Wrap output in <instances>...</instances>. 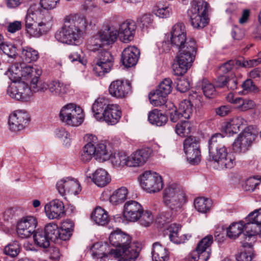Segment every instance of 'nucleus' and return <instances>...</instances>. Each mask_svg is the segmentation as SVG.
I'll return each instance as SVG.
<instances>
[{
    "mask_svg": "<svg viewBox=\"0 0 261 261\" xmlns=\"http://www.w3.org/2000/svg\"><path fill=\"white\" fill-rule=\"evenodd\" d=\"M41 9L38 5L31 6L25 17V27L28 33L39 37L50 28L52 17L49 12Z\"/></svg>",
    "mask_w": 261,
    "mask_h": 261,
    "instance_id": "nucleus-1",
    "label": "nucleus"
},
{
    "mask_svg": "<svg viewBox=\"0 0 261 261\" xmlns=\"http://www.w3.org/2000/svg\"><path fill=\"white\" fill-rule=\"evenodd\" d=\"M223 138L221 134H215L208 141L210 158L219 169L231 168L235 163L234 156L223 144Z\"/></svg>",
    "mask_w": 261,
    "mask_h": 261,
    "instance_id": "nucleus-2",
    "label": "nucleus"
},
{
    "mask_svg": "<svg viewBox=\"0 0 261 261\" xmlns=\"http://www.w3.org/2000/svg\"><path fill=\"white\" fill-rule=\"evenodd\" d=\"M85 30V20L83 17H72L66 20L61 30L58 31L56 39L59 42L67 44H74Z\"/></svg>",
    "mask_w": 261,
    "mask_h": 261,
    "instance_id": "nucleus-3",
    "label": "nucleus"
},
{
    "mask_svg": "<svg viewBox=\"0 0 261 261\" xmlns=\"http://www.w3.org/2000/svg\"><path fill=\"white\" fill-rule=\"evenodd\" d=\"M187 201L184 190L176 184H172L165 188L163 192V202L173 213H180Z\"/></svg>",
    "mask_w": 261,
    "mask_h": 261,
    "instance_id": "nucleus-4",
    "label": "nucleus"
},
{
    "mask_svg": "<svg viewBox=\"0 0 261 261\" xmlns=\"http://www.w3.org/2000/svg\"><path fill=\"white\" fill-rule=\"evenodd\" d=\"M187 47L179 49L178 54L176 56L172 65L173 74L178 75H183L192 66L195 59L197 51L196 43L191 42L188 45Z\"/></svg>",
    "mask_w": 261,
    "mask_h": 261,
    "instance_id": "nucleus-5",
    "label": "nucleus"
},
{
    "mask_svg": "<svg viewBox=\"0 0 261 261\" xmlns=\"http://www.w3.org/2000/svg\"><path fill=\"white\" fill-rule=\"evenodd\" d=\"M208 4L203 0H193L188 11L192 25L195 29H200L208 23L206 13Z\"/></svg>",
    "mask_w": 261,
    "mask_h": 261,
    "instance_id": "nucleus-6",
    "label": "nucleus"
},
{
    "mask_svg": "<svg viewBox=\"0 0 261 261\" xmlns=\"http://www.w3.org/2000/svg\"><path fill=\"white\" fill-rule=\"evenodd\" d=\"M60 120L71 126H78L84 121L83 109L74 103H69L62 108L60 112Z\"/></svg>",
    "mask_w": 261,
    "mask_h": 261,
    "instance_id": "nucleus-7",
    "label": "nucleus"
},
{
    "mask_svg": "<svg viewBox=\"0 0 261 261\" xmlns=\"http://www.w3.org/2000/svg\"><path fill=\"white\" fill-rule=\"evenodd\" d=\"M113 65L114 58L111 54L106 50H101L94 60L93 74L97 76L103 77L111 70Z\"/></svg>",
    "mask_w": 261,
    "mask_h": 261,
    "instance_id": "nucleus-8",
    "label": "nucleus"
},
{
    "mask_svg": "<svg viewBox=\"0 0 261 261\" xmlns=\"http://www.w3.org/2000/svg\"><path fill=\"white\" fill-rule=\"evenodd\" d=\"M140 185L147 192L154 193L161 191L163 188L164 184L159 174L146 171L140 175Z\"/></svg>",
    "mask_w": 261,
    "mask_h": 261,
    "instance_id": "nucleus-9",
    "label": "nucleus"
},
{
    "mask_svg": "<svg viewBox=\"0 0 261 261\" xmlns=\"http://www.w3.org/2000/svg\"><path fill=\"white\" fill-rule=\"evenodd\" d=\"M257 132L252 126H249L239 134L232 144L233 151L238 153L245 152L255 140Z\"/></svg>",
    "mask_w": 261,
    "mask_h": 261,
    "instance_id": "nucleus-10",
    "label": "nucleus"
},
{
    "mask_svg": "<svg viewBox=\"0 0 261 261\" xmlns=\"http://www.w3.org/2000/svg\"><path fill=\"white\" fill-rule=\"evenodd\" d=\"M251 223H244L243 221L233 222L226 229L227 236L231 239H235L239 237L243 230L245 231L243 246L245 247L251 248L254 242H252L250 235L251 231L247 228V226Z\"/></svg>",
    "mask_w": 261,
    "mask_h": 261,
    "instance_id": "nucleus-11",
    "label": "nucleus"
},
{
    "mask_svg": "<svg viewBox=\"0 0 261 261\" xmlns=\"http://www.w3.org/2000/svg\"><path fill=\"white\" fill-rule=\"evenodd\" d=\"M170 41L171 44L178 49L187 47L191 42L196 43L193 38H187L185 25L181 23H177L173 26L171 31Z\"/></svg>",
    "mask_w": 261,
    "mask_h": 261,
    "instance_id": "nucleus-12",
    "label": "nucleus"
},
{
    "mask_svg": "<svg viewBox=\"0 0 261 261\" xmlns=\"http://www.w3.org/2000/svg\"><path fill=\"white\" fill-rule=\"evenodd\" d=\"M213 242V237L208 235L198 244L195 250L189 256L190 261H207L210 256V246Z\"/></svg>",
    "mask_w": 261,
    "mask_h": 261,
    "instance_id": "nucleus-13",
    "label": "nucleus"
},
{
    "mask_svg": "<svg viewBox=\"0 0 261 261\" xmlns=\"http://www.w3.org/2000/svg\"><path fill=\"white\" fill-rule=\"evenodd\" d=\"M184 148L188 161L191 164H198L200 161L199 141L195 137L189 136L184 142Z\"/></svg>",
    "mask_w": 261,
    "mask_h": 261,
    "instance_id": "nucleus-14",
    "label": "nucleus"
},
{
    "mask_svg": "<svg viewBox=\"0 0 261 261\" xmlns=\"http://www.w3.org/2000/svg\"><path fill=\"white\" fill-rule=\"evenodd\" d=\"M29 121V115L26 111L23 110L15 111L9 117V129L13 132L20 131L27 126Z\"/></svg>",
    "mask_w": 261,
    "mask_h": 261,
    "instance_id": "nucleus-15",
    "label": "nucleus"
},
{
    "mask_svg": "<svg viewBox=\"0 0 261 261\" xmlns=\"http://www.w3.org/2000/svg\"><path fill=\"white\" fill-rule=\"evenodd\" d=\"M118 30L114 27L100 31L95 38V43L93 45L92 50H97L102 45L113 44L118 37Z\"/></svg>",
    "mask_w": 261,
    "mask_h": 261,
    "instance_id": "nucleus-16",
    "label": "nucleus"
},
{
    "mask_svg": "<svg viewBox=\"0 0 261 261\" xmlns=\"http://www.w3.org/2000/svg\"><path fill=\"white\" fill-rule=\"evenodd\" d=\"M31 88L24 82L15 83L8 87L7 93L16 100L27 101L32 95Z\"/></svg>",
    "mask_w": 261,
    "mask_h": 261,
    "instance_id": "nucleus-17",
    "label": "nucleus"
},
{
    "mask_svg": "<svg viewBox=\"0 0 261 261\" xmlns=\"http://www.w3.org/2000/svg\"><path fill=\"white\" fill-rule=\"evenodd\" d=\"M142 212L143 207L140 203L135 200H129L124 204L123 217L127 221L135 222L138 221Z\"/></svg>",
    "mask_w": 261,
    "mask_h": 261,
    "instance_id": "nucleus-18",
    "label": "nucleus"
},
{
    "mask_svg": "<svg viewBox=\"0 0 261 261\" xmlns=\"http://www.w3.org/2000/svg\"><path fill=\"white\" fill-rule=\"evenodd\" d=\"M37 225V221L34 217H23L17 224V234L21 238H29L35 232Z\"/></svg>",
    "mask_w": 261,
    "mask_h": 261,
    "instance_id": "nucleus-19",
    "label": "nucleus"
},
{
    "mask_svg": "<svg viewBox=\"0 0 261 261\" xmlns=\"http://www.w3.org/2000/svg\"><path fill=\"white\" fill-rule=\"evenodd\" d=\"M56 188L60 195L63 196L66 192L76 195L81 191V187L76 179L67 177L57 182Z\"/></svg>",
    "mask_w": 261,
    "mask_h": 261,
    "instance_id": "nucleus-20",
    "label": "nucleus"
},
{
    "mask_svg": "<svg viewBox=\"0 0 261 261\" xmlns=\"http://www.w3.org/2000/svg\"><path fill=\"white\" fill-rule=\"evenodd\" d=\"M139 255V248L129 243L121 248L115 249L114 257L119 261H135Z\"/></svg>",
    "mask_w": 261,
    "mask_h": 261,
    "instance_id": "nucleus-21",
    "label": "nucleus"
},
{
    "mask_svg": "<svg viewBox=\"0 0 261 261\" xmlns=\"http://www.w3.org/2000/svg\"><path fill=\"white\" fill-rule=\"evenodd\" d=\"M92 255L100 261H109L114 257L115 249L111 248L107 243H95L92 248Z\"/></svg>",
    "mask_w": 261,
    "mask_h": 261,
    "instance_id": "nucleus-22",
    "label": "nucleus"
},
{
    "mask_svg": "<svg viewBox=\"0 0 261 261\" xmlns=\"http://www.w3.org/2000/svg\"><path fill=\"white\" fill-rule=\"evenodd\" d=\"M152 149L144 147L134 152L129 156V167H140L143 165L152 154Z\"/></svg>",
    "mask_w": 261,
    "mask_h": 261,
    "instance_id": "nucleus-23",
    "label": "nucleus"
},
{
    "mask_svg": "<svg viewBox=\"0 0 261 261\" xmlns=\"http://www.w3.org/2000/svg\"><path fill=\"white\" fill-rule=\"evenodd\" d=\"M118 37L123 43H128L134 39L136 25L134 21L127 20L119 25Z\"/></svg>",
    "mask_w": 261,
    "mask_h": 261,
    "instance_id": "nucleus-24",
    "label": "nucleus"
},
{
    "mask_svg": "<svg viewBox=\"0 0 261 261\" xmlns=\"http://www.w3.org/2000/svg\"><path fill=\"white\" fill-rule=\"evenodd\" d=\"M130 89V84L128 81L117 80L111 83L109 92L113 97L122 98L127 95Z\"/></svg>",
    "mask_w": 261,
    "mask_h": 261,
    "instance_id": "nucleus-25",
    "label": "nucleus"
},
{
    "mask_svg": "<svg viewBox=\"0 0 261 261\" xmlns=\"http://www.w3.org/2000/svg\"><path fill=\"white\" fill-rule=\"evenodd\" d=\"M44 210L46 216L49 219H59L65 213L63 202L58 199H54L45 204Z\"/></svg>",
    "mask_w": 261,
    "mask_h": 261,
    "instance_id": "nucleus-26",
    "label": "nucleus"
},
{
    "mask_svg": "<svg viewBox=\"0 0 261 261\" xmlns=\"http://www.w3.org/2000/svg\"><path fill=\"white\" fill-rule=\"evenodd\" d=\"M140 50L134 46H129L124 48L121 54L123 64L127 67L136 65L140 56Z\"/></svg>",
    "mask_w": 261,
    "mask_h": 261,
    "instance_id": "nucleus-27",
    "label": "nucleus"
},
{
    "mask_svg": "<svg viewBox=\"0 0 261 261\" xmlns=\"http://www.w3.org/2000/svg\"><path fill=\"white\" fill-rule=\"evenodd\" d=\"M89 140L94 146L95 158L100 162H105L110 158V153L108 151L106 145L102 143H99L97 138L92 134L89 135Z\"/></svg>",
    "mask_w": 261,
    "mask_h": 261,
    "instance_id": "nucleus-28",
    "label": "nucleus"
},
{
    "mask_svg": "<svg viewBox=\"0 0 261 261\" xmlns=\"http://www.w3.org/2000/svg\"><path fill=\"white\" fill-rule=\"evenodd\" d=\"M121 116V111L119 106L110 104L102 113L101 121H105L108 124L115 125L118 122Z\"/></svg>",
    "mask_w": 261,
    "mask_h": 261,
    "instance_id": "nucleus-29",
    "label": "nucleus"
},
{
    "mask_svg": "<svg viewBox=\"0 0 261 261\" xmlns=\"http://www.w3.org/2000/svg\"><path fill=\"white\" fill-rule=\"evenodd\" d=\"M246 121L242 117L234 118L224 123L222 127V132L226 135L230 136L238 133L246 125Z\"/></svg>",
    "mask_w": 261,
    "mask_h": 261,
    "instance_id": "nucleus-30",
    "label": "nucleus"
},
{
    "mask_svg": "<svg viewBox=\"0 0 261 261\" xmlns=\"http://www.w3.org/2000/svg\"><path fill=\"white\" fill-rule=\"evenodd\" d=\"M109 241L111 244L116 248H121L131 243V238L129 236L117 230L111 233Z\"/></svg>",
    "mask_w": 261,
    "mask_h": 261,
    "instance_id": "nucleus-31",
    "label": "nucleus"
},
{
    "mask_svg": "<svg viewBox=\"0 0 261 261\" xmlns=\"http://www.w3.org/2000/svg\"><path fill=\"white\" fill-rule=\"evenodd\" d=\"M69 89V85L64 84L59 80L49 82L48 91L53 96L62 97L68 93Z\"/></svg>",
    "mask_w": 261,
    "mask_h": 261,
    "instance_id": "nucleus-32",
    "label": "nucleus"
},
{
    "mask_svg": "<svg viewBox=\"0 0 261 261\" xmlns=\"http://www.w3.org/2000/svg\"><path fill=\"white\" fill-rule=\"evenodd\" d=\"M91 178V176L89 177ZM92 181L97 186L103 187L111 181V177L108 172L102 168L96 169L93 173Z\"/></svg>",
    "mask_w": 261,
    "mask_h": 261,
    "instance_id": "nucleus-33",
    "label": "nucleus"
},
{
    "mask_svg": "<svg viewBox=\"0 0 261 261\" xmlns=\"http://www.w3.org/2000/svg\"><path fill=\"white\" fill-rule=\"evenodd\" d=\"M44 232L49 239L56 243H59L61 241H64L61 229L55 223L47 224L44 228Z\"/></svg>",
    "mask_w": 261,
    "mask_h": 261,
    "instance_id": "nucleus-34",
    "label": "nucleus"
},
{
    "mask_svg": "<svg viewBox=\"0 0 261 261\" xmlns=\"http://www.w3.org/2000/svg\"><path fill=\"white\" fill-rule=\"evenodd\" d=\"M109 103L108 99L105 97H99L92 105V110L94 117L98 121H101L102 113L108 108Z\"/></svg>",
    "mask_w": 261,
    "mask_h": 261,
    "instance_id": "nucleus-35",
    "label": "nucleus"
},
{
    "mask_svg": "<svg viewBox=\"0 0 261 261\" xmlns=\"http://www.w3.org/2000/svg\"><path fill=\"white\" fill-rule=\"evenodd\" d=\"M169 254L168 250L159 242L153 244L152 257L153 261H167Z\"/></svg>",
    "mask_w": 261,
    "mask_h": 261,
    "instance_id": "nucleus-36",
    "label": "nucleus"
},
{
    "mask_svg": "<svg viewBox=\"0 0 261 261\" xmlns=\"http://www.w3.org/2000/svg\"><path fill=\"white\" fill-rule=\"evenodd\" d=\"M180 228V225L176 223L170 224L168 228L169 239L175 244L182 243L186 239V236L181 233Z\"/></svg>",
    "mask_w": 261,
    "mask_h": 261,
    "instance_id": "nucleus-37",
    "label": "nucleus"
},
{
    "mask_svg": "<svg viewBox=\"0 0 261 261\" xmlns=\"http://www.w3.org/2000/svg\"><path fill=\"white\" fill-rule=\"evenodd\" d=\"M148 120L149 122L153 124L158 126H161L165 125L167 121V117L161 111L158 109H154L149 112L148 114Z\"/></svg>",
    "mask_w": 261,
    "mask_h": 261,
    "instance_id": "nucleus-38",
    "label": "nucleus"
},
{
    "mask_svg": "<svg viewBox=\"0 0 261 261\" xmlns=\"http://www.w3.org/2000/svg\"><path fill=\"white\" fill-rule=\"evenodd\" d=\"M41 74L42 70L40 67L37 65L31 66L23 64L21 76L25 77L26 80L31 81L33 78L40 77Z\"/></svg>",
    "mask_w": 261,
    "mask_h": 261,
    "instance_id": "nucleus-39",
    "label": "nucleus"
},
{
    "mask_svg": "<svg viewBox=\"0 0 261 261\" xmlns=\"http://www.w3.org/2000/svg\"><path fill=\"white\" fill-rule=\"evenodd\" d=\"M110 159L112 164L115 168L123 167L124 166H129V156H128L125 152H115L111 156L110 155Z\"/></svg>",
    "mask_w": 261,
    "mask_h": 261,
    "instance_id": "nucleus-40",
    "label": "nucleus"
},
{
    "mask_svg": "<svg viewBox=\"0 0 261 261\" xmlns=\"http://www.w3.org/2000/svg\"><path fill=\"white\" fill-rule=\"evenodd\" d=\"M92 219L98 225H105L109 219L108 213L100 206L96 207L91 214Z\"/></svg>",
    "mask_w": 261,
    "mask_h": 261,
    "instance_id": "nucleus-41",
    "label": "nucleus"
},
{
    "mask_svg": "<svg viewBox=\"0 0 261 261\" xmlns=\"http://www.w3.org/2000/svg\"><path fill=\"white\" fill-rule=\"evenodd\" d=\"M94 147L89 140V135H87V143L83 147L81 154V160L84 163L89 162L93 156L95 157Z\"/></svg>",
    "mask_w": 261,
    "mask_h": 261,
    "instance_id": "nucleus-42",
    "label": "nucleus"
},
{
    "mask_svg": "<svg viewBox=\"0 0 261 261\" xmlns=\"http://www.w3.org/2000/svg\"><path fill=\"white\" fill-rule=\"evenodd\" d=\"M128 190L125 187H121L115 190L110 197V201L114 205L123 202L127 198Z\"/></svg>",
    "mask_w": 261,
    "mask_h": 261,
    "instance_id": "nucleus-43",
    "label": "nucleus"
},
{
    "mask_svg": "<svg viewBox=\"0 0 261 261\" xmlns=\"http://www.w3.org/2000/svg\"><path fill=\"white\" fill-rule=\"evenodd\" d=\"M212 206V201L210 199L204 197H198L194 201V206L196 210L201 213H206L210 211Z\"/></svg>",
    "mask_w": 261,
    "mask_h": 261,
    "instance_id": "nucleus-44",
    "label": "nucleus"
},
{
    "mask_svg": "<svg viewBox=\"0 0 261 261\" xmlns=\"http://www.w3.org/2000/svg\"><path fill=\"white\" fill-rule=\"evenodd\" d=\"M197 86L201 88L206 97L212 98L215 96V87L207 80L203 79L201 81H199L197 84Z\"/></svg>",
    "mask_w": 261,
    "mask_h": 261,
    "instance_id": "nucleus-45",
    "label": "nucleus"
},
{
    "mask_svg": "<svg viewBox=\"0 0 261 261\" xmlns=\"http://www.w3.org/2000/svg\"><path fill=\"white\" fill-rule=\"evenodd\" d=\"M34 240L35 244L40 247L46 248L50 245V240L44 231L38 230L34 234Z\"/></svg>",
    "mask_w": 261,
    "mask_h": 261,
    "instance_id": "nucleus-46",
    "label": "nucleus"
},
{
    "mask_svg": "<svg viewBox=\"0 0 261 261\" xmlns=\"http://www.w3.org/2000/svg\"><path fill=\"white\" fill-rule=\"evenodd\" d=\"M155 15L160 18H167L172 13V9L168 4L158 3L153 9Z\"/></svg>",
    "mask_w": 261,
    "mask_h": 261,
    "instance_id": "nucleus-47",
    "label": "nucleus"
},
{
    "mask_svg": "<svg viewBox=\"0 0 261 261\" xmlns=\"http://www.w3.org/2000/svg\"><path fill=\"white\" fill-rule=\"evenodd\" d=\"M21 56L23 59L27 62L36 61L39 58V53L37 50L31 47H25L22 48Z\"/></svg>",
    "mask_w": 261,
    "mask_h": 261,
    "instance_id": "nucleus-48",
    "label": "nucleus"
},
{
    "mask_svg": "<svg viewBox=\"0 0 261 261\" xmlns=\"http://www.w3.org/2000/svg\"><path fill=\"white\" fill-rule=\"evenodd\" d=\"M236 108L241 111H246L255 107L254 102L248 98L237 97L235 101Z\"/></svg>",
    "mask_w": 261,
    "mask_h": 261,
    "instance_id": "nucleus-49",
    "label": "nucleus"
},
{
    "mask_svg": "<svg viewBox=\"0 0 261 261\" xmlns=\"http://www.w3.org/2000/svg\"><path fill=\"white\" fill-rule=\"evenodd\" d=\"M179 110L183 118L189 119L193 112V107L190 100H184L179 105Z\"/></svg>",
    "mask_w": 261,
    "mask_h": 261,
    "instance_id": "nucleus-50",
    "label": "nucleus"
},
{
    "mask_svg": "<svg viewBox=\"0 0 261 261\" xmlns=\"http://www.w3.org/2000/svg\"><path fill=\"white\" fill-rule=\"evenodd\" d=\"M148 96L150 103L155 107L161 106L166 103V96L159 93L157 90L151 92Z\"/></svg>",
    "mask_w": 261,
    "mask_h": 261,
    "instance_id": "nucleus-51",
    "label": "nucleus"
},
{
    "mask_svg": "<svg viewBox=\"0 0 261 261\" xmlns=\"http://www.w3.org/2000/svg\"><path fill=\"white\" fill-rule=\"evenodd\" d=\"M73 227L74 223L70 220H66L63 222L60 229L64 241H67L71 237Z\"/></svg>",
    "mask_w": 261,
    "mask_h": 261,
    "instance_id": "nucleus-52",
    "label": "nucleus"
},
{
    "mask_svg": "<svg viewBox=\"0 0 261 261\" xmlns=\"http://www.w3.org/2000/svg\"><path fill=\"white\" fill-rule=\"evenodd\" d=\"M39 77L33 78L31 81V87L34 92H44L49 89V82L39 81Z\"/></svg>",
    "mask_w": 261,
    "mask_h": 261,
    "instance_id": "nucleus-53",
    "label": "nucleus"
},
{
    "mask_svg": "<svg viewBox=\"0 0 261 261\" xmlns=\"http://www.w3.org/2000/svg\"><path fill=\"white\" fill-rule=\"evenodd\" d=\"M191 130V124L188 121H182L176 124L175 126L176 133L180 136L188 135Z\"/></svg>",
    "mask_w": 261,
    "mask_h": 261,
    "instance_id": "nucleus-54",
    "label": "nucleus"
},
{
    "mask_svg": "<svg viewBox=\"0 0 261 261\" xmlns=\"http://www.w3.org/2000/svg\"><path fill=\"white\" fill-rule=\"evenodd\" d=\"M56 138L60 139L65 146H69L70 144V134L63 127L58 128L55 132Z\"/></svg>",
    "mask_w": 261,
    "mask_h": 261,
    "instance_id": "nucleus-55",
    "label": "nucleus"
},
{
    "mask_svg": "<svg viewBox=\"0 0 261 261\" xmlns=\"http://www.w3.org/2000/svg\"><path fill=\"white\" fill-rule=\"evenodd\" d=\"M19 251L20 246L16 241L10 242L4 249V252L5 254L13 257L16 256Z\"/></svg>",
    "mask_w": 261,
    "mask_h": 261,
    "instance_id": "nucleus-56",
    "label": "nucleus"
},
{
    "mask_svg": "<svg viewBox=\"0 0 261 261\" xmlns=\"http://www.w3.org/2000/svg\"><path fill=\"white\" fill-rule=\"evenodd\" d=\"M166 107H168V109L167 110L168 114L169 115L170 120L173 122H177L180 118L182 117V115L180 113L179 108L178 110L171 102L168 103Z\"/></svg>",
    "mask_w": 261,
    "mask_h": 261,
    "instance_id": "nucleus-57",
    "label": "nucleus"
},
{
    "mask_svg": "<svg viewBox=\"0 0 261 261\" xmlns=\"http://www.w3.org/2000/svg\"><path fill=\"white\" fill-rule=\"evenodd\" d=\"M171 84L172 81L170 79H165L160 83L156 90L159 93L166 97L172 91Z\"/></svg>",
    "mask_w": 261,
    "mask_h": 261,
    "instance_id": "nucleus-58",
    "label": "nucleus"
},
{
    "mask_svg": "<svg viewBox=\"0 0 261 261\" xmlns=\"http://www.w3.org/2000/svg\"><path fill=\"white\" fill-rule=\"evenodd\" d=\"M137 22L142 29H147L153 22V16L150 14H144L138 18Z\"/></svg>",
    "mask_w": 261,
    "mask_h": 261,
    "instance_id": "nucleus-59",
    "label": "nucleus"
},
{
    "mask_svg": "<svg viewBox=\"0 0 261 261\" xmlns=\"http://www.w3.org/2000/svg\"><path fill=\"white\" fill-rule=\"evenodd\" d=\"M0 49L3 53L10 58H14L16 56V48L12 44L8 43H0Z\"/></svg>",
    "mask_w": 261,
    "mask_h": 261,
    "instance_id": "nucleus-60",
    "label": "nucleus"
},
{
    "mask_svg": "<svg viewBox=\"0 0 261 261\" xmlns=\"http://www.w3.org/2000/svg\"><path fill=\"white\" fill-rule=\"evenodd\" d=\"M220 80L223 81V83L218 85L219 87L226 86L228 89L232 90L237 89L238 83L236 77L233 76L230 78L222 76Z\"/></svg>",
    "mask_w": 261,
    "mask_h": 261,
    "instance_id": "nucleus-61",
    "label": "nucleus"
},
{
    "mask_svg": "<svg viewBox=\"0 0 261 261\" xmlns=\"http://www.w3.org/2000/svg\"><path fill=\"white\" fill-rule=\"evenodd\" d=\"M258 176H257L258 177ZM261 182V177L257 178V176L248 178L244 186V189L246 191L253 192L255 188L260 184Z\"/></svg>",
    "mask_w": 261,
    "mask_h": 261,
    "instance_id": "nucleus-62",
    "label": "nucleus"
},
{
    "mask_svg": "<svg viewBox=\"0 0 261 261\" xmlns=\"http://www.w3.org/2000/svg\"><path fill=\"white\" fill-rule=\"evenodd\" d=\"M177 213H173L172 211H168L162 212L157 218V222L158 223L164 225L166 223L171 222L173 219L174 214Z\"/></svg>",
    "mask_w": 261,
    "mask_h": 261,
    "instance_id": "nucleus-63",
    "label": "nucleus"
},
{
    "mask_svg": "<svg viewBox=\"0 0 261 261\" xmlns=\"http://www.w3.org/2000/svg\"><path fill=\"white\" fill-rule=\"evenodd\" d=\"M153 221V216L151 213L147 211H144L143 209V212L141 214L138 221L140 224L144 226L147 227Z\"/></svg>",
    "mask_w": 261,
    "mask_h": 261,
    "instance_id": "nucleus-64",
    "label": "nucleus"
}]
</instances>
